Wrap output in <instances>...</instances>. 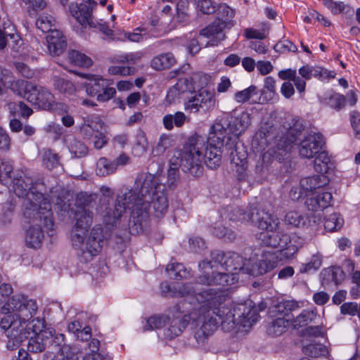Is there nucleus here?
<instances>
[{
  "label": "nucleus",
  "mask_w": 360,
  "mask_h": 360,
  "mask_svg": "<svg viewBox=\"0 0 360 360\" xmlns=\"http://www.w3.org/2000/svg\"><path fill=\"white\" fill-rule=\"evenodd\" d=\"M38 307L35 300L21 294L13 295L2 307L7 310L0 319V328L8 338L6 348L13 351L27 341L28 351L40 353L46 348L49 352L63 355L66 346L65 336L46 328L44 319L33 318Z\"/></svg>",
  "instance_id": "nucleus-1"
},
{
  "label": "nucleus",
  "mask_w": 360,
  "mask_h": 360,
  "mask_svg": "<svg viewBox=\"0 0 360 360\" xmlns=\"http://www.w3.org/2000/svg\"><path fill=\"white\" fill-rule=\"evenodd\" d=\"M210 130L207 143L205 138L196 133L189 136L180 153L179 166L184 173H188L194 177H199L203 173L202 162L211 169L219 167L221 163V157L226 155V141L216 138L212 139Z\"/></svg>",
  "instance_id": "nucleus-2"
},
{
  "label": "nucleus",
  "mask_w": 360,
  "mask_h": 360,
  "mask_svg": "<svg viewBox=\"0 0 360 360\" xmlns=\"http://www.w3.org/2000/svg\"><path fill=\"white\" fill-rule=\"evenodd\" d=\"M158 169L155 173L148 172L141 174L136 179L134 188H126L117 195V200L112 206L105 207L103 219L107 226L116 227L120 224L122 214L130 205L141 200H149L157 195L158 191H165L166 186L162 182L165 176L162 175L163 169L158 164Z\"/></svg>",
  "instance_id": "nucleus-3"
},
{
  "label": "nucleus",
  "mask_w": 360,
  "mask_h": 360,
  "mask_svg": "<svg viewBox=\"0 0 360 360\" xmlns=\"http://www.w3.org/2000/svg\"><path fill=\"white\" fill-rule=\"evenodd\" d=\"M13 166L8 162L0 160V183L4 185L13 184L14 193L19 198H25L23 216L25 219L43 218L44 225L50 228L53 225V212L51 205L41 192L44 184L27 179L26 181L21 176L12 178Z\"/></svg>",
  "instance_id": "nucleus-4"
},
{
  "label": "nucleus",
  "mask_w": 360,
  "mask_h": 360,
  "mask_svg": "<svg viewBox=\"0 0 360 360\" xmlns=\"http://www.w3.org/2000/svg\"><path fill=\"white\" fill-rule=\"evenodd\" d=\"M150 205H153L155 216L158 218L162 217L169 207L166 190L158 191L157 195H154L151 200L136 202L130 207L131 211L128 221L130 234L136 236L144 231L148 224V209Z\"/></svg>",
  "instance_id": "nucleus-5"
},
{
  "label": "nucleus",
  "mask_w": 360,
  "mask_h": 360,
  "mask_svg": "<svg viewBox=\"0 0 360 360\" xmlns=\"http://www.w3.org/2000/svg\"><path fill=\"white\" fill-rule=\"evenodd\" d=\"M250 124V114L246 112L238 113L236 110L224 114L220 122L214 123L210 128L212 139L226 141V147L238 143L239 136Z\"/></svg>",
  "instance_id": "nucleus-6"
},
{
  "label": "nucleus",
  "mask_w": 360,
  "mask_h": 360,
  "mask_svg": "<svg viewBox=\"0 0 360 360\" xmlns=\"http://www.w3.org/2000/svg\"><path fill=\"white\" fill-rule=\"evenodd\" d=\"M228 252L221 250H214L210 253L211 259L199 262L198 267L202 274L195 278L196 283L206 285H226L229 284L230 275L228 273L213 270L220 264L224 268V263L227 258Z\"/></svg>",
  "instance_id": "nucleus-7"
},
{
  "label": "nucleus",
  "mask_w": 360,
  "mask_h": 360,
  "mask_svg": "<svg viewBox=\"0 0 360 360\" xmlns=\"http://www.w3.org/2000/svg\"><path fill=\"white\" fill-rule=\"evenodd\" d=\"M92 195H88L86 192H80L77 194L75 202V208L71 209L76 221L71 233V238L74 243L82 242L83 235L86 229L91 225L93 212L89 210V208L92 207Z\"/></svg>",
  "instance_id": "nucleus-8"
},
{
  "label": "nucleus",
  "mask_w": 360,
  "mask_h": 360,
  "mask_svg": "<svg viewBox=\"0 0 360 360\" xmlns=\"http://www.w3.org/2000/svg\"><path fill=\"white\" fill-rule=\"evenodd\" d=\"M12 90L26 98L39 109L49 110L55 99L54 96L46 88L33 86L25 80H18L12 84Z\"/></svg>",
  "instance_id": "nucleus-9"
},
{
  "label": "nucleus",
  "mask_w": 360,
  "mask_h": 360,
  "mask_svg": "<svg viewBox=\"0 0 360 360\" xmlns=\"http://www.w3.org/2000/svg\"><path fill=\"white\" fill-rule=\"evenodd\" d=\"M89 228L86 229L85 233L83 235L84 240L82 242L79 243L72 242L73 245L75 246L82 245L79 256L82 259L81 261L86 263L91 261L94 256L98 255L105 241L110 237V233L101 225L94 226L87 235L86 232H88ZM72 241L73 240H72Z\"/></svg>",
  "instance_id": "nucleus-10"
},
{
  "label": "nucleus",
  "mask_w": 360,
  "mask_h": 360,
  "mask_svg": "<svg viewBox=\"0 0 360 360\" xmlns=\"http://www.w3.org/2000/svg\"><path fill=\"white\" fill-rule=\"evenodd\" d=\"M283 258L276 253L271 252H263L257 258H250L248 260L246 269L248 274L253 277L266 275V284H271L276 273L273 270L277 267L278 262Z\"/></svg>",
  "instance_id": "nucleus-11"
},
{
  "label": "nucleus",
  "mask_w": 360,
  "mask_h": 360,
  "mask_svg": "<svg viewBox=\"0 0 360 360\" xmlns=\"http://www.w3.org/2000/svg\"><path fill=\"white\" fill-rule=\"evenodd\" d=\"M160 288L162 294L165 296L184 297L191 295L196 299L198 302H207L208 304L219 302L221 300L215 289L208 288L197 292L191 283H184L179 290H176L174 286H172L167 282L161 283Z\"/></svg>",
  "instance_id": "nucleus-12"
},
{
  "label": "nucleus",
  "mask_w": 360,
  "mask_h": 360,
  "mask_svg": "<svg viewBox=\"0 0 360 360\" xmlns=\"http://www.w3.org/2000/svg\"><path fill=\"white\" fill-rule=\"evenodd\" d=\"M264 245L274 248H281L278 251L273 252L282 258L289 259L297 252V248L291 243L290 236L287 233H282L272 230L266 231L260 235Z\"/></svg>",
  "instance_id": "nucleus-13"
},
{
  "label": "nucleus",
  "mask_w": 360,
  "mask_h": 360,
  "mask_svg": "<svg viewBox=\"0 0 360 360\" xmlns=\"http://www.w3.org/2000/svg\"><path fill=\"white\" fill-rule=\"evenodd\" d=\"M77 75L87 79V81L84 83L86 92L90 96H96L98 101H108L116 94L115 89L109 87L110 83L102 77L84 73H77Z\"/></svg>",
  "instance_id": "nucleus-14"
},
{
  "label": "nucleus",
  "mask_w": 360,
  "mask_h": 360,
  "mask_svg": "<svg viewBox=\"0 0 360 360\" xmlns=\"http://www.w3.org/2000/svg\"><path fill=\"white\" fill-rule=\"evenodd\" d=\"M184 302L176 303L169 310L170 321L167 322L169 326L165 330V335L167 338L172 340L180 335L186 328L191 319V314H186L184 308Z\"/></svg>",
  "instance_id": "nucleus-15"
},
{
  "label": "nucleus",
  "mask_w": 360,
  "mask_h": 360,
  "mask_svg": "<svg viewBox=\"0 0 360 360\" xmlns=\"http://www.w3.org/2000/svg\"><path fill=\"white\" fill-rule=\"evenodd\" d=\"M215 13H217L215 20L202 29V32L205 35L212 34L213 32L217 33L226 29L230 30L236 23L233 20L235 10L226 4H219Z\"/></svg>",
  "instance_id": "nucleus-16"
},
{
  "label": "nucleus",
  "mask_w": 360,
  "mask_h": 360,
  "mask_svg": "<svg viewBox=\"0 0 360 360\" xmlns=\"http://www.w3.org/2000/svg\"><path fill=\"white\" fill-rule=\"evenodd\" d=\"M250 218V223L266 231L276 230L278 227V219L264 210L259 209L257 202L252 203Z\"/></svg>",
  "instance_id": "nucleus-17"
},
{
  "label": "nucleus",
  "mask_w": 360,
  "mask_h": 360,
  "mask_svg": "<svg viewBox=\"0 0 360 360\" xmlns=\"http://www.w3.org/2000/svg\"><path fill=\"white\" fill-rule=\"evenodd\" d=\"M215 291L217 292V295L220 296V302L212 304L203 302L209 308L214 309H212V311L207 310L205 314H204L202 316H199L197 319L198 322L202 323L200 330L196 333V335H198V338L200 337L199 335L200 333H201L205 338H207L211 334H212L215 330H217L220 324V320H219L218 316H216V308L217 305H219L221 303L222 295H221L220 292H218L216 290Z\"/></svg>",
  "instance_id": "nucleus-18"
},
{
  "label": "nucleus",
  "mask_w": 360,
  "mask_h": 360,
  "mask_svg": "<svg viewBox=\"0 0 360 360\" xmlns=\"http://www.w3.org/2000/svg\"><path fill=\"white\" fill-rule=\"evenodd\" d=\"M232 312L234 314L237 324L247 326L255 323L259 316L257 310L255 309V304L250 300L243 303H238L232 307Z\"/></svg>",
  "instance_id": "nucleus-19"
},
{
  "label": "nucleus",
  "mask_w": 360,
  "mask_h": 360,
  "mask_svg": "<svg viewBox=\"0 0 360 360\" xmlns=\"http://www.w3.org/2000/svg\"><path fill=\"white\" fill-rule=\"evenodd\" d=\"M97 3L94 0H85V3L71 4L70 5V11L72 15L83 27H96L92 20V11L96 7Z\"/></svg>",
  "instance_id": "nucleus-20"
},
{
  "label": "nucleus",
  "mask_w": 360,
  "mask_h": 360,
  "mask_svg": "<svg viewBox=\"0 0 360 360\" xmlns=\"http://www.w3.org/2000/svg\"><path fill=\"white\" fill-rule=\"evenodd\" d=\"M210 76L207 74L197 72L188 75V77L178 78L176 86H180L181 90L189 93H195L203 89L210 82Z\"/></svg>",
  "instance_id": "nucleus-21"
},
{
  "label": "nucleus",
  "mask_w": 360,
  "mask_h": 360,
  "mask_svg": "<svg viewBox=\"0 0 360 360\" xmlns=\"http://www.w3.org/2000/svg\"><path fill=\"white\" fill-rule=\"evenodd\" d=\"M27 223H35V225L30 226V228L26 231L25 235V243L26 245L30 248L37 249L39 248L42 243V240L44 239V231L42 230L41 226H43L44 228L48 230H53L54 226V221H53V225L49 228L46 226L44 224V221L43 218L41 220H39L38 218H31L26 219Z\"/></svg>",
  "instance_id": "nucleus-22"
},
{
  "label": "nucleus",
  "mask_w": 360,
  "mask_h": 360,
  "mask_svg": "<svg viewBox=\"0 0 360 360\" xmlns=\"http://www.w3.org/2000/svg\"><path fill=\"white\" fill-rule=\"evenodd\" d=\"M238 143L233 144V146L230 147H226V143L225 144V148L224 150H226V155H229V158L231 164L234 166L236 172L240 178H243L245 176V172L248 169V153L246 150L243 149L242 151H239V148L237 146Z\"/></svg>",
  "instance_id": "nucleus-23"
},
{
  "label": "nucleus",
  "mask_w": 360,
  "mask_h": 360,
  "mask_svg": "<svg viewBox=\"0 0 360 360\" xmlns=\"http://www.w3.org/2000/svg\"><path fill=\"white\" fill-rule=\"evenodd\" d=\"M319 134L305 136L298 143L299 153L304 158H312L322 149L323 143L319 140Z\"/></svg>",
  "instance_id": "nucleus-24"
},
{
  "label": "nucleus",
  "mask_w": 360,
  "mask_h": 360,
  "mask_svg": "<svg viewBox=\"0 0 360 360\" xmlns=\"http://www.w3.org/2000/svg\"><path fill=\"white\" fill-rule=\"evenodd\" d=\"M198 94L193 96L186 103V109H195V112L198 111L199 108L205 107L207 110L214 108L215 105L214 95L206 89L198 91Z\"/></svg>",
  "instance_id": "nucleus-25"
},
{
  "label": "nucleus",
  "mask_w": 360,
  "mask_h": 360,
  "mask_svg": "<svg viewBox=\"0 0 360 360\" xmlns=\"http://www.w3.org/2000/svg\"><path fill=\"white\" fill-rule=\"evenodd\" d=\"M48 49L51 56H60L67 48L65 36L58 30H53L46 36Z\"/></svg>",
  "instance_id": "nucleus-26"
},
{
  "label": "nucleus",
  "mask_w": 360,
  "mask_h": 360,
  "mask_svg": "<svg viewBox=\"0 0 360 360\" xmlns=\"http://www.w3.org/2000/svg\"><path fill=\"white\" fill-rule=\"evenodd\" d=\"M248 260L236 252H229L224 263V268L229 274V273L232 275L240 273L248 274L246 269Z\"/></svg>",
  "instance_id": "nucleus-27"
},
{
  "label": "nucleus",
  "mask_w": 360,
  "mask_h": 360,
  "mask_svg": "<svg viewBox=\"0 0 360 360\" xmlns=\"http://www.w3.org/2000/svg\"><path fill=\"white\" fill-rule=\"evenodd\" d=\"M298 308L297 302L293 300H283L270 307L268 309V316L269 318L277 317H291L293 319L294 316L292 311Z\"/></svg>",
  "instance_id": "nucleus-28"
},
{
  "label": "nucleus",
  "mask_w": 360,
  "mask_h": 360,
  "mask_svg": "<svg viewBox=\"0 0 360 360\" xmlns=\"http://www.w3.org/2000/svg\"><path fill=\"white\" fill-rule=\"evenodd\" d=\"M320 281L322 285H328L333 282L336 285L340 284L345 278V272L339 266H332L322 269L320 273Z\"/></svg>",
  "instance_id": "nucleus-29"
},
{
  "label": "nucleus",
  "mask_w": 360,
  "mask_h": 360,
  "mask_svg": "<svg viewBox=\"0 0 360 360\" xmlns=\"http://www.w3.org/2000/svg\"><path fill=\"white\" fill-rule=\"evenodd\" d=\"M285 223L290 228H307L311 226V222L315 223L314 217L307 214H302L297 211L288 212L284 219Z\"/></svg>",
  "instance_id": "nucleus-30"
},
{
  "label": "nucleus",
  "mask_w": 360,
  "mask_h": 360,
  "mask_svg": "<svg viewBox=\"0 0 360 360\" xmlns=\"http://www.w3.org/2000/svg\"><path fill=\"white\" fill-rule=\"evenodd\" d=\"M328 182L326 176L316 174L301 179L300 184L309 196L313 195L316 189L323 187Z\"/></svg>",
  "instance_id": "nucleus-31"
},
{
  "label": "nucleus",
  "mask_w": 360,
  "mask_h": 360,
  "mask_svg": "<svg viewBox=\"0 0 360 360\" xmlns=\"http://www.w3.org/2000/svg\"><path fill=\"white\" fill-rule=\"evenodd\" d=\"M319 101L336 111H340L345 107L347 99L344 95L331 90L325 93L323 96L319 97Z\"/></svg>",
  "instance_id": "nucleus-32"
},
{
  "label": "nucleus",
  "mask_w": 360,
  "mask_h": 360,
  "mask_svg": "<svg viewBox=\"0 0 360 360\" xmlns=\"http://www.w3.org/2000/svg\"><path fill=\"white\" fill-rule=\"evenodd\" d=\"M216 309V316H218L220 320V326L223 330L229 331L238 325L234 314L232 312V308L222 307H217Z\"/></svg>",
  "instance_id": "nucleus-33"
},
{
  "label": "nucleus",
  "mask_w": 360,
  "mask_h": 360,
  "mask_svg": "<svg viewBox=\"0 0 360 360\" xmlns=\"http://www.w3.org/2000/svg\"><path fill=\"white\" fill-rule=\"evenodd\" d=\"M166 273L170 279H188L193 276L191 269H187L183 263L172 262L167 265Z\"/></svg>",
  "instance_id": "nucleus-34"
},
{
  "label": "nucleus",
  "mask_w": 360,
  "mask_h": 360,
  "mask_svg": "<svg viewBox=\"0 0 360 360\" xmlns=\"http://www.w3.org/2000/svg\"><path fill=\"white\" fill-rule=\"evenodd\" d=\"M271 319L272 321L266 330L267 333L272 336H279L283 334L292 321L291 317H277Z\"/></svg>",
  "instance_id": "nucleus-35"
},
{
  "label": "nucleus",
  "mask_w": 360,
  "mask_h": 360,
  "mask_svg": "<svg viewBox=\"0 0 360 360\" xmlns=\"http://www.w3.org/2000/svg\"><path fill=\"white\" fill-rule=\"evenodd\" d=\"M176 63V59L172 53L160 54L151 60V67L156 70L170 68Z\"/></svg>",
  "instance_id": "nucleus-36"
},
{
  "label": "nucleus",
  "mask_w": 360,
  "mask_h": 360,
  "mask_svg": "<svg viewBox=\"0 0 360 360\" xmlns=\"http://www.w3.org/2000/svg\"><path fill=\"white\" fill-rule=\"evenodd\" d=\"M252 204H250L246 209L240 207H234L229 211V218L233 221L250 222Z\"/></svg>",
  "instance_id": "nucleus-37"
},
{
  "label": "nucleus",
  "mask_w": 360,
  "mask_h": 360,
  "mask_svg": "<svg viewBox=\"0 0 360 360\" xmlns=\"http://www.w3.org/2000/svg\"><path fill=\"white\" fill-rule=\"evenodd\" d=\"M186 117L183 112L177 111L174 115L167 114L163 117L162 123L165 129L171 130L174 126L181 127L184 124Z\"/></svg>",
  "instance_id": "nucleus-38"
},
{
  "label": "nucleus",
  "mask_w": 360,
  "mask_h": 360,
  "mask_svg": "<svg viewBox=\"0 0 360 360\" xmlns=\"http://www.w3.org/2000/svg\"><path fill=\"white\" fill-rule=\"evenodd\" d=\"M68 59L71 64L80 67L89 68L93 63L91 58L77 50H70Z\"/></svg>",
  "instance_id": "nucleus-39"
},
{
  "label": "nucleus",
  "mask_w": 360,
  "mask_h": 360,
  "mask_svg": "<svg viewBox=\"0 0 360 360\" xmlns=\"http://www.w3.org/2000/svg\"><path fill=\"white\" fill-rule=\"evenodd\" d=\"M68 148L74 158H82L89 154L87 146L82 141L75 138L70 141Z\"/></svg>",
  "instance_id": "nucleus-40"
},
{
  "label": "nucleus",
  "mask_w": 360,
  "mask_h": 360,
  "mask_svg": "<svg viewBox=\"0 0 360 360\" xmlns=\"http://www.w3.org/2000/svg\"><path fill=\"white\" fill-rule=\"evenodd\" d=\"M274 160V155L269 151L262 153L257 161L255 168V173L259 176H264L269 171Z\"/></svg>",
  "instance_id": "nucleus-41"
},
{
  "label": "nucleus",
  "mask_w": 360,
  "mask_h": 360,
  "mask_svg": "<svg viewBox=\"0 0 360 360\" xmlns=\"http://www.w3.org/2000/svg\"><path fill=\"white\" fill-rule=\"evenodd\" d=\"M53 83L55 89L58 90L60 93L72 95L75 92L76 89L74 84L64 77L56 75L53 76Z\"/></svg>",
  "instance_id": "nucleus-42"
},
{
  "label": "nucleus",
  "mask_w": 360,
  "mask_h": 360,
  "mask_svg": "<svg viewBox=\"0 0 360 360\" xmlns=\"http://www.w3.org/2000/svg\"><path fill=\"white\" fill-rule=\"evenodd\" d=\"M170 321V314L154 315L149 317L146 325L143 326V330H151L153 329H160L163 328L167 322Z\"/></svg>",
  "instance_id": "nucleus-43"
},
{
  "label": "nucleus",
  "mask_w": 360,
  "mask_h": 360,
  "mask_svg": "<svg viewBox=\"0 0 360 360\" xmlns=\"http://www.w3.org/2000/svg\"><path fill=\"white\" fill-rule=\"evenodd\" d=\"M116 168L112 160L103 157L96 163V174L99 176H106L115 172Z\"/></svg>",
  "instance_id": "nucleus-44"
},
{
  "label": "nucleus",
  "mask_w": 360,
  "mask_h": 360,
  "mask_svg": "<svg viewBox=\"0 0 360 360\" xmlns=\"http://www.w3.org/2000/svg\"><path fill=\"white\" fill-rule=\"evenodd\" d=\"M212 234L226 242H232L236 238V233L234 231L223 225L213 227Z\"/></svg>",
  "instance_id": "nucleus-45"
},
{
  "label": "nucleus",
  "mask_w": 360,
  "mask_h": 360,
  "mask_svg": "<svg viewBox=\"0 0 360 360\" xmlns=\"http://www.w3.org/2000/svg\"><path fill=\"white\" fill-rule=\"evenodd\" d=\"M322 257L319 254L313 255L310 261L306 264H302L300 268V274L314 272L321 266Z\"/></svg>",
  "instance_id": "nucleus-46"
},
{
  "label": "nucleus",
  "mask_w": 360,
  "mask_h": 360,
  "mask_svg": "<svg viewBox=\"0 0 360 360\" xmlns=\"http://www.w3.org/2000/svg\"><path fill=\"white\" fill-rule=\"evenodd\" d=\"M302 131L298 130L292 131L291 130V127H289L287 131L286 137L283 143H282V140H280V142L278 143V148L287 150L288 146H290L291 144H297V142L300 140V136L302 135Z\"/></svg>",
  "instance_id": "nucleus-47"
},
{
  "label": "nucleus",
  "mask_w": 360,
  "mask_h": 360,
  "mask_svg": "<svg viewBox=\"0 0 360 360\" xmlns=\"http://www.w3.org/2000/svg\"><path fill=\"white\" fill-rule=\"evenodd\" d=\"M316 317V314L313 311L303 310L295 319H292L294 328L299 329L301 327L307 326Z\"/></svg>",
  "instance_id": "nucleus-48"
},
{
  "label": "nucleus",
  "mask_w": 360,
  "mask_h": 360,
  "mask_svg": "<svg viewBox=\"0 0 360 360\" xmlns=\"http://www.w3.org/2000/svg\"><path fill=\"white\" fill-rule=\"evenodd\" d=\"M326 350V347L322 344L310 343L302 348V352L307 357L317 358L321 356Z\"/></svg>",
  "instance_id": "nucleus-49"
},
{
  "label": "nucleus",
  "mask_w": 360,
  "mask_h": 360,
  "mask_svg": "<svg viewBox=\"0 0 360 360\" xmlns=\"http://www.w3.org/2000/svg\"><path fill=\"white\" fill-rule=\"evenodd\" d=\"M43 162L45 167L51 170L60 165V157L52 150L49 149L44 152Z\"/></svg>",
  "instance_id": "nucleus-50"
},
{
  "label": "nucleus",
  "mask_w": 360,
  "mask_h": 360,
  "mask_svg": "<svg viewBox=\"0 0 360 360\" xmlns=\"http://www.w3.org/2000/svg\"><path fill=\"white\" fill-rule=\"evenodd\" d=\"M255 95H257V86L251 85L243 91H237L234 97L237 102L244 103L248 101L252 96Z\"/></svg>",
  "instance_id": "nucleus-51"
},
{
  "label": "nucleus",
  "mask_w": 360,
  "mask_h": 360,
  "mask_svg": "<svg viewBox=\"0 0 360 360\" xmlns=\"http://www.w3.org/2000/svg\"><path fill=\"white\" fill-rule=\"evenodd\" d=\"M196 9L202 14L210 15L217 11L215 3L212 0H198Z\"/></svg>",
  "instance_id": "nucleus-52"
},
{
  "label": "nucleus",
  "mask_w": 360,
  "mask_h": 360,
  "mask_svg": "<svg viewBox=\"0 0 360 360\" xmlns=\"http://www.w3.org/2000/svg\"><path fill=\"white\" fill-rule=\"evenodd\" d=\"M200 35L210 38V40L207 42L206 46H217L222 41L226 39V35L224 33V31H220L217 33H212L210 35H205L202 32V29L200 31Z\"/></svg>",
  "instance_id": "nucleus-53"
},
{
  "label": "nucleus",
  "mask_w": 360,
  "mask_h": 360,
  "mask_svg": "<svg viewBox=\"0 0 360 360\" xmlns=\"http://www.w3.org/2000/svg\"><path fill=\"white\" fill-rule=\"evenodd\" d=\"M108 72L112 75H131L135 72V68L129 66H110L108 68Z\"/></svg>",
  "instance_id": "nucleus-54"
},
{
  "label": "nucleus",
  "mask_w": 360,
  "mask_h": 360,
  "mask_svg": "<svg viewBox=\"0 0 360 360\" xmlns=\"http://www.w3.org/2000/svg\"><path fill=\"white\" fill-rule=\"evenodd\" d=\"M148 144V143L145 132L141 129H139L135 137V146L143 153L146 151Z\"/></svg>",
  "instance_id": "nucleus-55"
},
{
  "label": "nucleus",
  "mask_w": 360,
  "mask_h": 360,
  "mask_svg": "<svg viewBox=\"0 0 360 360\" xmlns=\"http://www.w3.org/2000/svg\"><path fill=\"white\" fill-rule=\"evenodd\" d=\"M289 196L291 200L294 201H300L304 202L306 197H308L307 193L305 191V190L302 188V186L300 185L297 188H292L289 193Z\"/></svg>",
  "instance_id": "nucleus-56"
},
{
  "label": "nucleus",
  "mask_w": 360,
  "mask_h": 360,
  "mask_svg": "<svg viewBox=\"0 0 360 360\" xmlns=\"http://www.w3.org/2000/svg\"><path fill=\"white\" fill-rule=\"evenodd\" d=\"M300 333L302 336L314 337V338L323 337V332L322 331V327L320 326H307L303 330H302Z\"/></svg>",
  "instance_id": "nucleus-57"
},
{
  "label": "nucleus",
  "mask_w": 360,
  "mask_h": 360,
  "mask_svg": "<svg viewBox=\"0 0 360 360\" xmlns=\"http://www.w3.org/2000/svg\"><path fill=\"white\" fill-rule=\"evenodd\" d=\"M51 15L40 16L36 22V25L39 29H41L43 32H48L50 33L52 30L51 29L52 23Z\"/></svg>",
  "instance_id": "nucleus-58"
},
{
  "label": "nucleus",
  "mask_w": 360,
  "mask_h": 360,
  "mask_svg": "<svg viewBox=\"0 0 360 360\" xmlns=\"http://www.w3.org/2000/svg\"><path fill=\"white\" fill-rule=\"evenodd\" d=\"M359 305L356 302H345L340 306V313L342 315L355 316L358 311Z\"/></svg>",
  "instance_id": "nucleus-59"
},
{
  "label": "nucleus",
  "mask_w": 360,
  "mask_h": 360,
  "mask_svg": "<svg viewBox=\"0 0 360 360\" xmlns=\"http://www.w3.org/2000/svg\"><path fill=\"white\" fill-rule=\"evenodd\" d=\"M314 160V168L317 172H322L321 163L325 165V167H327L328 163L330 162V160L328 157V153L326 151H320L315 156Z\"/></svg>",
  "instance_id": "nucleus-60"
},
{
  "label": "nucleus",
  "mask_w": 360,
  "mask_h": 360,
  "mask_svg": "<svg viewBox=\"0 0 360 360\" xmlns=\"http://www.w3.org/2000/svg\"><path fill=\"white\" fill-rule=\"evenodd\" d=\"M94 121H89V123H84L80 128V134L84 139H90L95 136L96 129L93 128Z\"/></svg>",
  "instance_id": "nucleus-61"
},
{
  "label": "nucleus",
  "mask_w": 360,
  "mask_h": 360,
  "mask_svg": "<svg viewBox=\"0 0 360 360\" xmlns=\"http://www.w3.org/2000/svg\"><path fill=\"white\" fill-rule=\"evenodd\" d=\"M304 204L307 207L309 210H311L312 212L318 211V210H322L320 202L319 201V198H317V196L315 195H309L308 197H306L304 201Z\"/></svg>",
  "instance_id": "nucleus-62"
},
{
  "label": "nucleus",
  "mask_w": 360,
  "mask_h": 360,
  "mask_svg": "<svg viewBox=\"0 0 360 360\" xmlns=\"http://www.w3.org/2000/svg\"><path fill=\"white\" fill-rule=\"evenodd\" d=\"M11 138L6 131L0 127V150L8 151L11 148Z\"/></svg>",
  "instance_id": "nucleus-63"
},
{
  "label": "nucleus",
  "mask_w": 360,
  "mask_h": 360,
  "mask_svg": "<svg viewBox=\"0 0 360 360\" xmlns=\"http://www.w3.org/2000/svg\"><path fill=\"white\" fill-rule=\"evenodd\" d=\"M185 92H186V91L181 90L180 86H177L176 84L174 86H173V87L168 90L166 96V101L169 104L174 103L175 99L176 98H179L180 95Z\"/></svg>",
  "instance_id": "nucleus-64"
}]
</instances>
